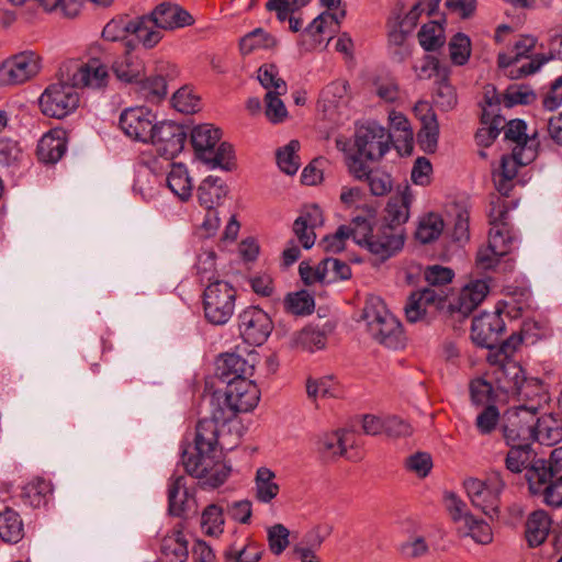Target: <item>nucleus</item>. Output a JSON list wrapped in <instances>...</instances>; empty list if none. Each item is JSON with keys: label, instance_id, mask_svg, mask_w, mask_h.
<instances>
[{"label": "nucleus", "instance_id": "49530a36", "mask_svg": "<svg viewBox=\"0 0 562 562\" xmlns=\"http://www.w3.org/2000/svg\"><path fill=\"white\" fill-rule=\"evenodd\" d=\"M202 530L209 536H220L224 531L223 510L217 505H209L202 513Z\"/></svg>", "mask_w": 562, "mask_h": 562}, {"label": "nucleus", "instance_id": "5701e85b", "mask_svg": "<svg viewBox=\"0 0 562 562\" xmlns=\"http://www.w3.org/2000/svg\"><path fill=\"white\" fill-rule=\"evenodd\" d=\"M422 108L426 113L420 117L422 128L417 134V142L420 148L428 154L436 151L439 138V124L436 114L428 106L427 103H420L416 110Z\"/></svg>", "mask_w": 562, "mask_h": 562}, {"label": "nucleus", "instance_id": "20e7f679", "mask_svg": "<svg viewBox=\"0 0 562 562\" xmlns=\"http://www.w3.org/2000/svg\"><path fill=\"white\" fill-rule=\"evenodd\" d=\"M260 398L257 385L249 379H237L228 382L223 398L213 397L211 405L217 411L221 419L231 422L239 413L252 411Z\"/></svg>", "mask_w": 562, "mask_h": 562}, {"label": "nucleus", "instance_id": "dca6fc26", "mask_svg": "<svg viewBox=\"0 0 562 562\" xmlns=\"http://www.w3.org/2000/svg\"><path fill=\"white\" fill-rule=\"evenodd\" d=\"M505 330V323L499 313H483L472 321L471 338L482 348L493 349Z\"/></svg>", "mask_w": 562, "mask_h": 562}, {"label": "nucleus", "instance_id": "58836bf2", "mask_svg": "<svg viewBox=\"0 0 562 562\" xmlns=\"http://www.w3.org/2000/svg\"><path fill=\"white\" fill-rule=\"evenodd\" d=\"M471 402L473 405H494L498 394L496 386L483 378L473 379L469 385Z\"/></svg>", "mask_w": 562, "mask_h": 562}, {"label": "nucleus", "instance_id": "473e14b6", "mask_svg": "<svg viewBox=\"0 0 562 562\" xmlns=\"http://www.w3.org/2000/svg\"><path fill=\"white\" fill-rule=\"evenodd\" d=\"M537 40L529 35L520 36L513 46L510 53H499L497 57L498 67L507 69L516 64L520 58L528 57V53L532 52Z\"/></svg>", "mask_w": 562, "mask_h": 562}, {"label": "nucleus", "instance_id": "774afa93", "mask_svg": "<svg viewBox=\"0 0 562 562\" xmlns=\"http://www.w3.org/2000/svg\"><path fill=\"white\" fill-rule=\"evenodd\" d=\"M145 98L150 102H159L167 95V82L162 76L147 78L143 82Z\"/></svg>", "mask_w": 562, "mask_h": 562}, {"label": "nucleus", "instance_id": "9d476101", "mask_svg": "<svg viewBox=\"0 0 562 562\" xmlns=\"http://www.w3.org/2000/svg\"><path fill=\"white\" fill-rule=\"evenodd\" d=\"M143 25L159 35L162 40V31H173L194 23L193 16L182 7L173 2H161L148 14L142 15Z\"/></svg>", "mask_w": 562, "mask_h": 562}, {"label": "nucleus", "instance_id": "412c9836", "mask_svg": "<svg viewBox=\"0 0 562 562\" xmlns=\"http://www.w3.org/2000/svg\"><path fill=\"white\" fill-rule=\"evenodd\" d=\"M496 390L513 396L526 379L522 368L515 361H506L493 371Z\"/></svg>", "mask_w": 562, "mask_h": 562}, {"label": "nucleus", "instance_id": "052dcab7", "mask_svg": "<svg viewBox=\"0 0 562 562\" xmlns=\"http://www.w3.org/2000/svg\"><path fill=\"white\" fill-rule=\"evenodd\" d=\"M290 531L281 524H276L268 529V544L270 551L280 555L289 546Z\"/></svg>", "mask_w": 562, "mask_h": 562}, {"label": "nucleus", "instance_id": "0e129e2a", "mask_svg": "<svg viewBox=\"0 0 562 562\" xmlns=\"http://www.w3.org/2000/svg\"><path fill=\"white\" fill-rule=\"evenodd\" d=\"M349 85L345 80H336L327 85L322 91V99L329 106H337L348 94Z\"/></svg>", "mask_w": 562, "mask_h": 562}, {"label": "nucleus", "instance_id": "864d4df0", "mask_svg": "<svg viewBox=\"0 0 562 562\" xmlns=\"http://www.w3.org/2000/svg\"><path fill=\"white\" fill-rule=\"evenodd\" d=\"M47 12H58L65 18H75L80 12L78 0H36Z\"/></svg>", "mask_w": 562, "mask_h": 562}, {"label": "nucleus", "instance_id": "e433bc0d", "mask_svg": "<svg viewBox=\"0 0 562 562\" xmlns=\"http://www.w3.org/2000/svg\"><path fill=\"white\" fill-rule=\"evenodd\" d=\"M443 227L445 224L441 216L436 213H429L419 221L415 237L422 244H429L441 235Z\"/></svg>", "mask_w": 562, "mask_h": 562}, {"label": "nucleus", "instance_id": "1a4fd4ad", "mask_svg": "<svg viewBox=\"0 0 562 562\" xmlns=\"http://www.w3.org/2000/svg\"><path fill=\"white\" fill-rule=\"evenodd\" d=\"M130 35H135L147 49L154 48L159 43L158 33L143 25L142 16H116L108 22L102 31L103 38L111 42L126 40Z\"/></svg>", "mask_w": 562, "mask_h": 562}, {"label": "nucleus", "instance_id": "c85d7f7f", "mask_svg": "<svg viewBox=\"0 0 562 562\" xmlns=\"http://www.w3.org/2000/svg\"><path fill=\"white\" fill-rule=\"evenodd\" d=\"M226 193L227 188L222 179L209 176L200 183L196 195L202 206L213 209L215 205L220 204Z\"/></svg>", "mask_w": 562, "mask_h": 562}, {"label": "nucleus", "instance_id": "f8f14e48", "mask_svg": "<svg viewBox=\"0 0 562 562\" xmlns=\"http://www.w3.org/2000/svg\"><path fill=\"white\" fill-rule=\"evenodd\" d=\"M41 69L40 57L31 50L13 55L0 65V83L22 85L34 78Z\"/></svg>", "mask_w": 562, "mask_h": 562}, {"label": "nucleus", "instance_id": "aec40b11", "mask_svg": "<svg viewBox=\"0 0 562 562\" xmlns=\"http://www.w3.org/2000/svg\"><path fill=\"white\" fill-rule=\"evenodd\" d=\"M490 286L485 280H474L462 288L452 310L463 317L469 316L486 297Z\"/></svg>", "mask_w": 562, "mask_h": 562}, {"label": "nucleus", "instance_id": "2f4dec72", "mask_svg": "<svg viewBox=\"0 0 562 562\" xmlns=\"http://www.w3.org/2000/svg\"><path fill=\"white\" fill-rule=\"evenodd\" d=\"M482 123L488 125L480 128L475 134L477 145L488 147L499 135L504 126V119L499 114L490 113L484 109L482 113Z\"/></svg>", "mask_w": 562, "mask_h": 562}, {"label": "nucleus", "instance_id": "69168bd1", "mask_svg": "<svg viewBox=\"0 0 562 562\" xmlns=\"http://www.w3.org/2000/svg\"><path fill=\"white\" fill-rule=\"evenodd\" d=\"M173 108L181 113H193L199 109V98L187 88H181L172 95Z\"/></svg>", "mask_w": 562, "mask_h": 562}, {"label": "nucleus", "instance_id": "3c124183", "mask_svg": "<svg viewBox=\"0 0 562 562\" xmlns=\"http://www.w3.org/2000/svg\"><path fill=\"white\" fill-rule=\"evenodd\" d=\"M473 507L491 519L498 518L501 501L498 494H468Z\"/></svg>", "mask_w": 562, "mask_h": 562}, {"label": "nucleus", "instance_id": "09e8293b", "mask_svg": "<svg viewBox=\"0 0 562 562\" xmlns=\"http://www.w3.org/2000/svg\"><path fill=\"white\" fill-rule=\"evenodd\" d=\"M202 160L212 168L231 171L235 166L233 147L228 143H222L216 150L212 149V154H209V157H204Z\"/></svg>", "mask_w": 562, "mask_h": 562}, {"label": "nucleus", "instance_id": "f704fd0d", "mask_svg": "<svg viewBox=\"0 0 562 562\" xmlns=\"http://www.w3.org/2000/svg\"><path fill=\"white\" fill-rule=\"evenodd\" d=\"M277 46V40L261 27H258L244 37L239 42L241 54L248 55L256 49H270Z\"/></svg>", "mask_w": 562, "mask_h": 562}, {"label": "nucleus", "instance_id": "8fccbe9b", "mask_svg": "<svg viewBox=\"0 0 562 562\" xmlns=\"http://www.w3.org/2000/svg\"><path fill=\"white\" fill-rule=\"evenodd\" d=\"M536 100V93L527 86L512 85L506 89L503 95V102L506 108L516 104H530Z\"/></svg>", "mask_w": 562, "mask_h": 562}, {"label": "nucleus", "instance_id": "4d7b16f0", "mask_svg": "<svg viewBox=\"0 0 562 562\" xmlns=\"http://www.w3.org/2000/svg\"><path fill=\"white\" fill-rule=\"evenodd\" d=\"M285 304L288 311L294 315L311 314L314 310V299L305 291L289 294Z\"/></svg>", "mask_w": 562, "mask_h": 562}, {"label": "nucleus", "instance_id": "338daca9", "mask_svg": "<svg viewBox=\"0 0 562 562\" xmlns=\"http://www.w3.org/2000/svg\"><path fill=\"white\" fill-rule=\"evenodd\" d=\"M364 180L368 181L370 191L375 196H383L392 190L391 176L381 170H372Z\"/></svg>", "mask_w": 562, "mask_h": 562}, {"label": "nucleus", "instance_id": "4be33fe9", "mask_svg": "<svg viewBox=\"0 0 562 562\" xmlns=\"http://www.w3.org/2000/svg\"><path fill=\"white\" fill-rule=\"evenodd\" d=\"M66 150V133L64 131H53L40 139L36 154L38 160L45 164H55L64 156Z\"/></svg>", "mask_w": 562, "mask_h": 562}, {"label": "nucleus", "instance_id": "4c0bfd02", "mask_svg": "<svg viewBox=\"0 0 562 562\" xmlns=\"http://www.w3.org/2000/svg\"><path fill=\"white\" fill-rule=\"evenodd\" d=\"M300 147V142L296 139H292L285 146L277 150V164L281 171L290 176L296 173L301 165L300 158L297 156Z\"/></svg>", "mask_w": 562, "mask_h": 562}, {"label": "nucleus", "instance_id": "79ce46f5", "mask_svg": "<svg viewBox=\"0 0 562 562\" xmlns=\"http://www.w3.org/2000/svg\"><path fill=\"white\" fill-rule=\"evenodd\" d=\"M513 238L509 224H497L490 229L487 246L498 256H505L509 251Z\"/></svg>", "mask_w": 562, "mask_h": 562}, {"label": "nucleus", "instance_id": "c9c22d12", "mask_svg": "<svg viewBox=\"0 0 562 562\" xmlns=\"http://www.w3.org/2000/svg\"><path fill=\"white\" fill-rule=\"evenodd\" d=\"M510 446V450L506 457V468L514 473L520 472L522 469L526 471L530 468L529 463L532 464V450L531 445L525 446L524 442H507Z\"/></svg>", "mask_w": 562, "mask_h": 562}, {"label": "nucleus", "instance_id": "cd10ccee", "mask_svg": "<svg viewBox=\"0 0 562 562\" xmlns=\"http://www.w3.org/2000/svg\"><path fill=\"white\" fill-rule=\"evenodd\" d=\"M347 435L342 430H337L318 436L316 440L317 451L325 458L346 456L347 459H352L351 456L347 454Z\"/></svg>", "mask_w": 562, "mask_h": 562}, {"label": "nucleus", "instance_id": "6e6552de", "mask_svg": "<svg viewBox=\"0 0 562 562\" xmlns=\"http://www.w3.org/2000/svg\"><path fill=\"white\" fill-rule=\"evenodd\" d=\"M529 492H553L562 488V447L551 451L550 461L533 460L525 473Z\"/></svg>", "mask_w": 562, "mask_h": 562}, {"label": "nucleus", "instance_id": "f3484780", "mask_svg": "<svg viewBox=\"0 0 562 562\" xmlns=\"http://www.w3.org/2000/svg\"><path fill=\"white\" fill-rule=\"evenodd\" d=\"M215 367L217 378L227 384L237 379H248L255 370L254 362L235 352L222 353L216 359Z\"/></svg>", "mask_w": 562, "mask_h": 562}, {"label": "nucleus", "instance_id": "f03ea898", "mask_svg": "<svg viewBox=\"0 0 562 562\" xmlns=\"http://www.w3.org/2000/svg\"><path fill=\"white\" fill-rule=\"evenodd\" d=\"M375 212L368 209L364 215H357L348 226V236L371 254L385 260L404 245V239L393 227L373 225Z\"/></svg>", "mask_w": 562, "mask_h": 562}, {"label": "nucleus", "instance_id": "6ab92c4d", "mask_svg": "<svg viewBox=\"0 0 562 562\" xmlns=\"http://www.w3.org/2000/svg\"><path fill=\"white\" fill-rule=\"evenodd\" d=\"M412 200L413 195L408 187L398 194L391 196L386 204L385 215L381 226L393 227L401 236H403L401 225L406 223L409 217V205ZM402 238L404 239V237Z\"/></svg>", "mask_w": 562, "mask_h": 562}, {"label": "nucleus", "instance_id": "ddd939ff", "mask_svg": "<svg viewBox=\"0 0 562 562\" xmlns=\"http://www.w3.org/2000/svg\"><path fill=\"white\" fill-rule=\"evenodd\" d=\"M187 139L186 128L172 121L156 122L153 128L150 143L159 156L172 159L180 154Z\"/></svg>", "mask_w": 562, "mask_h": 562}, {"label": "nucleus", "instance_id": "bf43d9fd", "mask_svg": "<svg viewBox=\"0 0 562 562\" xmlns=\"http://www.w3.org/2000/svg\"><path fill=\"white\" fill-rule=\"evenodd\" d=\"M282 94L277 92L267 91L265 95L266 102V116L272 123H280L288 116L286 108L280 99Z\"/></svg>", "mask_w": 562, "mask_h": 562}, {"label": "nucleus", "instance_id": "5fc2aeb1", "mask_svg": "<svg viewBox=\"0 0 562 562\" xmlns=\"http://www.w3.org/2000/svg\"><path fill=\"white\" fill-rule=\"evenodd\" d=\"M262 551L255 543H247L243 548L232 547L225 552L227 562H259Z\"/></svg>", "mask_w": 562, "mask_h": 562}, {"label": "nucleus", "instance_id": "423d86ee", "mask_svg": "<svg viewBox=\"0 0 562 562\" xmlns=\"http://www.w3.org/2000/svg\"><path fill=\"white\" fill-rule=\"evenodd\" d=\"M539 404H519L506 409L503 415V434L507 442L535 441V427Z\"/></svg>", "mask_w": 562, "mask_h": 562}, {"label": "nucleus", "instance_id": "603ef678", "mask_svg": "<svg viewBox=\"0 0 562 562\" xmlns=\"http://www.w3.org/2000/svg\"><path fill=\"white\" fill-rule=\"evenodd\" d=\"M450 58L456 65H464L471 54L470 38L462 34H456L449 43Z\"/></svg>", "mask_w": 562, "mask_h": 562}, {"label": "nucleus", "instance_id": "bb28decb", "mask_svg": "<svg viewBox=\"0 0 562 562\" xmlns=\"http://www.w3.org/2000/svg\"><path fill=\"white\" fill-rule=\"evenodd\" d=\"M24 537V525L19 513L5 507L0 513V539L5 543H18Z\"/></svg>", "mask_w": 562, "mask_h": 562}, {"label": "nucleus", "instance_id": "a19ab883", "mask_svg": "<svg viewBox=\"0 0 562 562\" xmlns=\"http://www.w3.org/2000/svg\"><path fill=\"white\" fill-rule=\"evenodd\" d=\"M23 157V149L16 139L10 137H0L1 167L16 168L21 165Z\"/></svg>", "mask_w": 562, "mask_h": 562}, {"label": "nucleus", "instance_id": "7c9ffc66", "mask_svg": "<svg viewBox=\"0 0 562 562\" xmlns=\"http://www.w3.org/2000/svg\"><path fill=\"white\" fill-rule=\"evenodd\" d=\"M167 186L181 201H187L191 196L192 182L184 165H172L167 176Z\"/></svg>", "mask_w": 562, "mask_h": 562}, {"label": "nucleus", "instance_id": "de8ad7c7", "mask_svg": "<svg viewBox=\"0 0 562 562\" xmlns=\"http://www.w3.org/2000/svg\"><path fill=\"white\" fill-rule=\"evenodd\" d=\"M216 255L213 250H204L201 252L198 257V261L195 265L196 269V276L199 278V281L203 283L210 284L211 282H214L215 280H218L216 278V263H215Z\"/></svg>", "mask_w": 562, "mask_h": 562}, {"label": "nucleus", "instance_id": "9b49d317", "mask_svg": "<svg viewBox=\"0 0 562 562\" xmlns=\"http://www.w3.org/2000/svg\"><path fill=\"white\" fill-rule=\"evenodd\" d=\"M391 133L375 122H368L357 127L355 146L367 160L379 161L390 150Z\"/></svg>", "mask_w": 562, "mask_h": 562}, {"label": "nucleus", "instance_id": "f257e3e1", "mask_svg": "<svg viewBox=\"0 0 562 562\" xmlns=\"http://www.w3.org/2000/svg\"><path fill=\"white\" fill-rule=\"evenodd\" d=\"M217 415V411L212 407L211 417L198 422L193 446L184 448L181 454L186 471L191 477L198 479L202 488H218L231 473V467L220 460L224 449L220 431L228 420Z\"/></svg>", "mask_w": 562, "mask_h": 562}, {"label": "nucleus", "instance_id": "39448f33", "mask_svg": "<svg viewBox=\"0 0 562 562\" xmlns=\"http://www.w3.org/2000/svg\"><path fill=\"white\" fill-rule=\"evenodd\" d=\"M236 290L228 282L215 280L203 292V310L206 321L213 325L226 324L234 314Z\"/></svg>", "mask_w": 562, "mask_h": 562}, {"label": "nucleus", "instance_id": "4468645a", "mask_svg": "<svg viewBox=\"0 0 562 562\" xmlns=\"http://www.w3.org/2000/svg\"><path fill=\"white\" fill-rule=\"evenodd\" d=\"M272 329L273 324L270 316L257 306H248L238 315L240 337L249 345H262Z\"/></svg>", "mask_w": 562, "mask_h": 562}, {"label": "nucleus", "instance_id": "a18cd8bd", "mask_svg": "<svg viewBox=\"0 0 562 562\" xmlns=\"http://www.w3.org/2000/svg\"><path fill=\"white\" fill-rule=\"evenodd\" d=\"M258 80L268 91L279 94L286 92V83L279 77L278 68L273 64H265L258 69Z\"/></svg>", "mask_w": 562, "mask_h": 562}, {"label": "nucleus", "instance_id": "e2e57ef3", "mask_svg": "<svg viewBox=\"0 0 562 562\" xmlns=\"http://www.w3.org/2000/svg\"><path fill=\"white\" fill-rule=\"evenodd\" d=\"M499 422V412L495 405H487L476 416L475 426L481 435H490Z\"/></svg>", "mask_w": 562, "mask_h": 562}, {"label": "nucleus", "instance_id": "2eb2a0df", "mask_svg": "<svg viewBox=\"0 0 562 562\" xmlns=\"http://www.w3.org/2000/svg\"><path fill=\"white\" fill-rule=\"evenodd\" d=\"M156 123V115L145 106L125 109L119 120L123 133L131 139L148 143Z\"/></svg>", "mask_w": 562, "mask_h": 562}, {"label": "nucleus", "instance_id": "72a5a7b5", "mask_svg": "<svg viewBox=\"0 0 562 562\" xmlns=\"http://www.w3.org/2000/svg\"><path fill=\"white\" fill-rule=\"evenodd\" d=\"M189 557L188 542L181 532L166 537L161 544L162 562H187Z\"/></svg>", "mask_w": 562, "mask_h": 562}, {"label": "nucleus", "instance_id": "b1692460", "mask_svg": "<svg viewBox=\"0 0 562 562\" xmlns=\"http://www.w3.org/2000/svg\"><path fill=\"white\" fill-rule=\"evenodd\" d=\"M551 518L544 510L531 513L525 525V538L530 548L541 546L549 536Z\"/></svg>", "mask_w": 562, "mask_h": 562}, {"label": "nucleus", "instance_id": "0eeeda50", "mask_svg": "<svg viewBox=\"0 0 562 562\" xmlns=\"http://www.w3.org/2000/svg\"><path fill=\"white\" fill-rule=\"evenodd\" d=\"M72 81H58L46 87L40 97V108L44 115L64 119L79 106V94Z\"/></svg>", "mask_w": 562, "mask_h": 562}, {"label": "nucleus", "instance_id": "6e6d98bb", "mask_svg": "<svg viewBox=\"0 0 562 562\" xmlns=\"http://www.w3.org/2000/svg\"><path fill=\"white\" fill-rule=\"evenodd\" d=\"M322 269L326 272V283L348 280L351 277L349 265L336 258H325L322 260Z\"/></svg>", "mask_w": 562, "mask_h": 562}, {"label": "nucleus", "instance_id": "7ed1b4c3", "mask_svg": "<svg viewBox=\"0 0 562 562\" xmlns=\"http://www.w3.org/2000/svg\"><path fill=\"white\" fill-rule=\"evenodd\" d=\"M362 319L366 322L369 335L380 345L391 349L404 346L405 336L402 324L380 297L372 296L366 301Z\"/></svg>", "mask_w": 562, "mask_h": 562}, {"label": "nucleus", "instance_id": "680f3d73", "mask_svg": "<svg viewBox=\"0 0 562 562\" xmlns=\"http://www.w3.org/2000/svg\"><path fill=\"white\" fill-rule=\"evenodd\" d=\"M465 492H499L505 488V484L499 477L498 473H493L487 481H482L474 477H469L463 481Z\"/></svg>", "mask_w": 562, "mask_h": 562}, {"label": "nucleus", "instance_id": "c756f323", "mask_svg": "<svg viewBox=\"0 0 562 562\" xmlns=\"http://www.w3.org/2000/svg\"><path fill=\"white\" fill-rule=\"evenodd\" d=\"M527 125L522 120H512L506 124L505 138L516 143V147L520 153L530 154L531 150L536 151V147L539 143L536 140L537 133L531 137L526 134Z\"/></svg>", "mask_w": 562, "mask_h": 562}, {"label": "nucleus", "instance_id": "a878e982", "mask_svg": "<svg viewBox=\"0 0 562 562\" xmlns=\"http://www.w3.org/2000/svg\"><path fill=\"white\" fill-rule=\"evenodd\" d=\"M222 136L221 130L212 124H201L195 126L191 132V144L196 156L202 160L212 154V149L220 142Z\"/></svg>", "mask_w": 562, "mask_h": 562}, {"label": "nucleus", "instance_id": "ea45409f", "mask_svg": "<svg viewBox=\"0 0 562 562\" xmlns=\"http://www.w3.org/2000/svg\"><path fill=\"white\" fill-rule=\"evenodd\" d=\"M112 69L117 79L124 82L137 81L142 72L140 64L128 52L113 63Z\"/></svg>", "mask_w": 562, "mask_h": 562}, {"label": "nucleus", "instance_id": "393cba45", "mask_svg": "<svg viewBox=\"0 0 562 562\" xmlns=\"http://www.w3.org/2000/svg\"><path fill=\"white\" fill-rule=\"evenodd\" d=\"M535 441L544 446H554L562 441V419L554 414L537 416Z\"/></svg>", "mask_w": 562, "mask_h": 562}, {"label": "nucleus", "instance_id": "37998d69", "mask_svg": "<svg viewBox=\"0 0 562 562\" xmlns=\"http://www.w3.org/2000/svg\"><path fill=\"white\" fill-rule=\"evenodd\" d=\"M531 149V147L529 148ZM536 157L535 150H530V154H524L517 149H513L512 157H502L501 166L494 173H497L507 179H514L517 175L518 166H525Z\"/></svg>", "mask_w": 562, "mask_h": 562}, {"label": "nucleus", "instance_id": "13d9d810", "mask_svg": "<svg viewBox=\"0 0 562 562\" xmlns=\"http://www.w3.org/2000/svg\"><path fill=\"white\" fill-rule=\"evenodd\" d=\"M468 528V535L480 544H488L493 540V532L490 525L483 520H479L473 516L467 517L464 524Z\"/></svg>", "mask_w": 562, "mask_h": 562}, {"label": "nucleus", "instance_id": "c03bdc74", "mask_svg": "<svg viewBox=\"0 0 562 562\" xmlns=\"http://www.w3.org/2000/svg\"><path fill=\"white\" fill-rule=\"evenodd\" d=\"M418 40L425 50H435L445 43L443 29L436 21L424 24L418 32Z\"/></svg>", "mask_w": 562, "mask_h": 562}, {"label": "nucleus", "instance_id": "a211bd4d", "mask_svg": "<svg viewBox=\"0 0 562 562\" xmlns=\"http://www.w3.org/2000/svg\"><path fill=\"white\" fill-rule=\"evenodd\" d=\"M69 80L77 88L101 89L108 85V67L99 59H90L85 64L78 65L69 75Z\"/></svg>", "mask_w": 562, "mask_h": 562}]
</instances>
